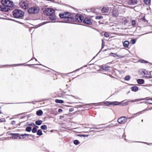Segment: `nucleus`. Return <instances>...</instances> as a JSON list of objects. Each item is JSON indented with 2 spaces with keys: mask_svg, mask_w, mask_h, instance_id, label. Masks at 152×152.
<instances>
[{
  "mask_svg": "<svg viewBox=\"0 0 152 152\" xmlns=\"http://www.w3.org/2000/svg\"><path fill=\"white\" fill-rule=\"evenodd\" d=\"M59 16L61 18H65L68 23L72 22L73 14L68 12H64L63 13L59 14Z\"/></svg>",
  "mask_w": 152,
  "mask_h": 152,
  "instance_id": "1",
  "label": "nucleus"
},
{
  "mask_svg": "<svg viewBox=\"0 0 152 152\" xmlns=\"http://www.w3.org/2000/svg\"><path fill=\"white\" fill-rule=\"evenodd\" d=\"M1 3L6 8H8V11L12 9L14 5L13 2L10 0H2Z\"/></svg>",
  "mask_w": 152,
  "mask_h": 152,
  "instance_id": "2",
  "label": "nucleus"
},
{
  "mask_svg": "<svg viewBox=\"0 0 152 152\" xmlns=\"http://www.w3.org/2000/svg\"><path fill=\"white\" fill-rule=\"evenodd\" d=\"M13 15L15 18H20L24 16V12L20 10L15 9L13 12Z\"/></svg>",
  "mask_w": 152,
  "mask_h": 152,
  "instance_id": "3",
  "label": "nucleus"
},
{
  "mask_svg": "<svg viewBox=\"0 0 152 152\" xmlns=\"http://www.w3.org/2000/svg\"><path fill=\"white\" fill-rule=\"evenodd\" d=\"M84 17L83 16L80 14H77L75 17L73 16L72 22H76L79 23H83Z\"/></svg>",
  "mask_w": 152,
  "mask_h": 152,
  "instance_id": "4",
  "label": "nucleus"
},
{
  "mask_svg": "<svg viewBox=\"0 0 152 152\" xmlns=\"http://www.w3.org/2000/svg\"><path fill=\"white\" fill-rule=\"evenodd\" d=\"M40 10L39 8L37 7H33L28 9V12L30 14L37 13Z\"/></svg>",
  "mask_w": 152,
  "mask_h": 152,
  "instance_id": "5",
  "label": "nucleus"
},
{
  "mask_svg": "<svg viewBox=\"0 0 152 152\" xmlns=\"http://www.w3.org/2000/svg\"><path fill=\"white\" fill-rule=\"evenodd\" d=\"M143 100H146L147 101V103L149 104H152V98L149 99H147L146 98H141V99H137L134 100H132L130 102H139L140 101Z\"/></svg>",
  "mask_w": 152,
  "mask_h": 152,
  "instance_id": "6",
  "label": "nucleus"
},
{
  "mask_svg": "<svg viewBox=\"0 0 152 152\" xmlns=\"http://www.w3.org/2000/svg\"><path fill=\"white\" fill-rule=\"evenodd\" d=\"M140 22L142 26L145 27L149 25L148 21L146 20L145 16L140 19Z\"/></svg>",
  "mask_w": 152,
  "mask_h": 152,
  "instance_id": "7",
  "label": "nucleus"
},
{
  "mask_svg": "<svg viewBox=\"0 0 152 152\" xmlns=\"http://www.w3.org/2000/svg\"><path fill=\"white\" fill-rule=\"evenodd\" d=\"M83 23L85 24L90 25H91L92 24V20L90 18L88 17L84 18Z\"/></svg>",
  "mask_w": 152,
  "mask_h": 152,
  "instance_id": "8",
  "label": "nucleus"
},
{
  "mask_svg": "<svg viewBox=\"0 0 152 152\" xmlns=\"http://www.w3.org/2000/svg\"><path fill=\"white\" fill-rule=\"evenodd\" d=\"M20 7L23 9H26L28 8V3L24 1H21L20 3Z\"/></svg>",
  "mask_w": 152,
  "mask_h": 152,
  "instance_id": "9",
  "label": "nucleus"
},
{
  "mask_svg": "<svg viewBox=\"0 0 152 152\" xmlns=\"http://www.w3.org/2000/svg\"><path fill=\"white\" fill-rule=\"evenodd\" d=\"M45 13L48 15L55 14V11L51 8H48L45 10Z\"/></svg>",
  "mask_w": 152,
  "mask_h": 152,
  "instance_id": "10",
  "label": "nucleus"
},
{
  "mask_svg": "<svg viewBox=\"0 0 152 152\" xmlns=\"http://www.w3.org/2000/svg\"><path fill=\"white\" fill-rule=\"evenodd\" d=\"M127 119L125 117H122L118 120V122L120 124H124L127 121Z\"/></svg>",
  "mask_w": 152,
  "mask_h": 152,
  "instance_id": "11",
  "label": "nucleus"
},
{
  "mask_svg": "<svg viewBox=\"0 0 152 152\" xmlns=\"http://www.w3.org/2000/svg\"><path fill=\"white\" fill-rule=\"evenodd\" d=\"M119 12L117 9H114L112 12L111 15L113 17H117L118 16Z\"/></svg>",
  "mask_w": 152,
  "mask_h": 152,
  "instance_id": "12",
  "label": "nucleus"
},
{
  "mask_svg": "<svg viewBox=\"0 0 152 152\" xmlns=\"http://www.w3.org/2000/svg\"><path fill=\"white\" fill-rule=\"evenodd\" d=\"M104 104L106 105H118L120 104V102L117 101L115 102H105Z\"/></svg>",
  "mask_w": 152,
  "mask_h": 152,
  "instance_id": "13",
  "label": "nucleus"
},
{
  "mask_svg": "<svg viewBox=\"0 0 152 152\" xmlns=\"http://www.w3.org/2000/svg\"><path fill=\"white\" fill-rule=\"evenodd\" d=\"M140 74L143 76H145L146 75H150L151 74L150 72H148L147 71H146L145 69H142L139 71Z\"/></svg>",
  "mask_w": 152,
  "mask_h": 152,
  "instance_id": "14",
  "label": "nucleus"
},
{
  "mask_svg": "<svg viewBox=\"0 0 152 152\" xmlns=\"http://www.w3.org/2000/svg\"><path fill=\"white\" fill-rule=\"evenodd\" d=\"M109 8L108 7H103L102 10V12L104 15H106L108 13Z\"/></svg>",
  "mask_w": 152,
  "mask_h": 152,
  "instance_id": "15",
  "label": "nucleus"
},
{
  "mask_svg": "<svg viewBox=\"0 0 152 152\" xmlns=\"http://www.w3.org/2000/svg\"><path fill=\"white\" fill-rule=\"evenodd\" d=\"M0 10L4 12H7L8 11V8H7L3 5H0Z\"/></svg>",
  "mask_w": 152,
  "mask_h": 152,
  "instance_id": "16",
  "label": "nucleus"
},
{
  "mask_svg": "<svg viewBox=\"0 0 152 152\" xmlns=\"http://www.w3.org/2000/svg\"><path fill=\"white\" fill-rule=\"evenodd\" d=\"M128 3L129 5H134L137 3V0H129Z\"/></svg>",
  "mask_w": 152,
  "mask_h": 152,
  "instance_id": "17",
  "label": "nucleus"
},
{
  "mask_svg": "<svg viewBox=\"0 0 152 152\" xmlns=\"http://www.w3.org/2000/svg\"><path fill=\"white\" fill-rule=\"evenodd\" d=\"M50 16L49 18L51 20H53L56 19V17L55 14H53V15H48Z\"/></svg>",
  "mask_w": 152,
  "mask_h": 152,
  "instance_id": "18",
  "label": "nucleus"
},
{
  "mask_svg": "<svg viewBox=\"0 0 152 152\" xmlns=\"http://www.w3.org/2000/svg\"><path fill=\"white\" fill-rule=\"evenodd\" d=\"M124 46L126 48H128L129 45V41H125L123 43V44Z\"/></svg>",
  "mask_w": 152,
  "mask_h": 152,
  "instance_id": "19",
  "label": "nucleus"
},
{
  "mask_svg": "<svg viewBox=\"0 0 152 152\" xmlns=\"http://www.w3.org/2000/svg\"><path fill=\"white\" fill-rule=\"evenodd\" d=\"M131 90L133 91L136 92L138 91V88L137 86H134L131 87Z\"/></svg>",
  "mask_w": 152,
  "mask_h": 152,
  "instance_id": "20",
  "label": "nucleus"
},
{
  "mask_svg": "<svg viewBox=\"0 0 152 152\" xmlns=\"http://www.w3.org/2000/svg\"><path fill=\"white\" fill-rule=\"evenodd\" d=\"M43 112L42 110H40L36 112V114L37 115L40 116L43 114Z\"/></svg>",
  "mask_w": 152,
  "mask_h": 152,
  "instance_id": "21",
  "label": "nucleus"
},
{
  "mask_svg": "<svg viewBox=\"0 0 152 152\" xmlns=\"http://www.w3.org/2000/svg\"><path fill=\"white\" fill-rule=\"evenodd\" d=\"M144 82V81L143 79H139L137 80V83L139 84H143Z\"/></svg>",
  "mask_w": 152,
  "mask_h": 152,
  "instance_id": "22",
  "label": "nucleus"
},
{
  "mask_svg": "<svg viewBox=\"0 0 152 152\" xmlns=\"http://www.w3.org/2000/svg\"><path fill=\"white\" fill-rule=\"evenodd\" d=\"M55 102L56 103H63L64 102V101L63 100L58 99H56Z\"/></svg>",
  "mask_w": 152,
  "mask_h": 152,
  "instance_id": "23",
  "label": "nucleus"
},
{
  "mask_svg": "<svg viewBox=\"0 0 152 152\" xmlns=\"http://www.w3.org/2000/svg\"><path fill=\"white\" fill-rule=\"evenodd\" d=\"M11 135H14V138L16 139H17V138H18V137H19V135H20V134L12 133Z\"/></svg>",
  "mask_w": 152,
  "mask_h": 152,
  "instance_id": "24",
  "label": "nucleus"
},
{
  "mask_svg": "<svg viewBox=\"0 0 152 152\" xmlns=\"http://www.w3.org/2000/svg\"><path fill=\"white\" fill-rule=\"evenodd\" d=\"M42 131L41 129H39L37 132V134L39 136H41L42 135Z\"/></svg>",
  "mask_w": 152,
  "mask_h": 152,
  "instance_id": "25",
  "label": "nucleus"
},
{
  "mask_svg": "<svg viewBox=\"0 0 152 152\" xmlns=\"http://www.w3.org/2000/svg\"><path fill=\"white\" fill-rule=\"evenodd\" d=\"M42 123V121L41 120H37L36 121L35 124H36L38 125H41Z\"/></svg>",
  "mask_w": 152,
  "mask_h": 152,
  "instance_id": "26",
  "label": "nucleus"
},
{
  "mask_svg": "<svg viewBox=\"0 0 152 152\" xmlns=\"http://www.w3.org/2000/svg\"><path fill=\"white\" fill-rule=\"evenodd\" d=\"M139 61L140 62L142 63L147 64L148 63V61L142 59H140Z\"/></svg>",
  "mask_w": 152,
  "mask_h": 152,
  "instance_id": "27",
  "label": "nucleus"
},
{
  "mask_svg": "<svg viewBox=\"0 0 152 152\" xmlns=\"http://www.w3.org/2000/svg\"><path fill=\"white\" fill-rule=\"evenodd\" d=\"M132 25L133 27H135L136 26V23L135 20H132L131 21Z\"/></svg>",
  "mask_w": 152,
  "mask_h": 152,
  "instance_id": "28",
  "label": "nucleus"
},
{
  "mask_svg": "<svg viewBox=\"0 0 152 152\" xmlns=\"http://www.w3.org/2000/svg\"><path fill=\"white\" fill-rule=\"evenodd\" d=\"M32 130V128L31 127L29 126H28L26 127V131L28 132H30Z\"/></svg>",
  "mask_w": 152,
  "mask_h": 152,
  "instance_id": "29",
  "label": "nucleus"
},
{
  "mask_svg": "<svg viewBox=\"0 0 152 152\" xmlns=\"http://www.w3.org/2000/svg\"><path fill=\"white\" fill-rule=\"evenodd\" d=\"M41 128L43 130H46L47 129V126L45 125H43L41 126Z\"/></svg>",
  "mask_w": 152,
  "mask_h": 152,
  "instance_id": "30",
  "label": "nucleus"
},
{
  "mask_svg": "<svg viewBox=\"0 0 152 152\" xmlns=\"http://www.w3.org/2000/svg\"><path fill=\"white\" fill-rule=\"evenodd\" d=\"M145 3L147 4H149L151 2V0H143Z\"/></svg>",
  "mask_w": 152,
  "mask_h": 152,
  "instance_id": "31",
  "label": "nucleus"
},
{
  "mask_svg": "<svg viewBox=\"0 0 152 152\" xmlns=\"http://www.w3.org/2000/svg\"><path fill=\"white\" fill-rule=\"evenodd\" d=\"M29 135H31H31H30V134H21V136L22 137V139L25 138L26 137V136H29Z\"/></svg>",
  "mask_w": 152,
  "mask_h": 152,
  "instance_id": "32",
  "label": "nucleus"
},
{
  "mask_svg": "<svg viewBox=\"0 0 152 152\" xmlns=\"http://www.w3.org/2000/svg\"><path fill=\"white\" fill-rule=\"evenodd\" d=\"M110 68V67L109 66H102V69L104 70H107L109 69V68Z\"/></svg>",
  "mask_w": 152,
  "mask_h": 152,
  "instance_id": "33",
  "label": "nucleus"
},
{
  "mask_svg": "<svg viewBox=\"0 0 152 152\" xmlns=\"http://www.w3.org/2000/svg\"><path fill=\"white\" fill-rule=\"evenodd\" d=\"M73 142L76 145H77L80 143V142L77 140H74V141Z\"/></svg>",
  "mask_w": 152,
  "mask_h": 152,
  "instance_id": "34",
  "label": "nucleus"
},
{
  "mask_svg": "<svg viewBox=\"0 0 152 152\" xmlns=\"http://www.w3.org/2000/svg\"><path fill=\"white\" fill-rule=\"evenodd\" d=\"M149 110V109H145L144 110H143V111H140V112H138V113H137V114H138V115H140V114H142V112L144 111H147V110Z\"/></svg>",
  "mask_w": 152,
  "mask_h": 152,
  "instance_id": "35",
  "label": "nucleus"
},
{
  "mask_svg": "<svg viewBox=\"0 0 152 152\" xmlns=\"http://www.w3.org/2000/svg\"><path fill=\"white\" fill-rule=\"evenodd\" d=\"M130 77L129 76V75L126 76L125 77V80H126L128 81V80H129L130 79Z\"/></svg>",
  "mask_w": 152,
  "mask_h": 152,
  "instance_id": "36",
  "label": "nucleus"
},
{
  "mask_svg": "<svg viewBox=\"0 0 152 152\" xmlns=\"http://www.w3.org/2000/svg\"><path fill=\"white\" fill-rule=\"evenodd\" d=\"M112 54H114V57H115V56H117L118 57H124V56H121V55H118L116 53H112Z\"/></svg>",
  "mask_w": 152,
  "mask_h": 152,
  "instance_id": "37",
  "label": "nucleus"
},
{
  "mask_svg": "<svg viewBox=\"0 0 152 152\" xmlns=\"http://www.w3.org/2000/svg\"><path fill=\"white\" fill-rule=\"evenodd\" d=\"M104 35L105 37H108L110 35L108 33L106 32L104 33Z\"/></svg>",
  "mask_w": 152,
  "mask_h": 152,
  "instance_id": "38",
  "label": "nucleus"
},
{
  "mask_svg": "<svg viewBox=\"0 0 152 152\" xmlns=\"http://www.w3.org/2000/svg\"><path fill=\"white\" fill-rule=\"evenodd\" d=\"M103 17L101 16H96V19H100L101 18H102Z\"/></svg>",
  "mask_w": 152,
  "mask_h": 152,
  "instance_id": "39",
  "label": "nucleus"
},
{
  "mask_svg": "<svg viewBox=\"0 0 152 152\" xmlns=\"http://www.w3.org/2000/svg\"><path fill=\"white\" fill-rule=\"evenodd\" d=\"M32 132L33 133H35L37 131V130L36 129V128H35L34 127V128L32 130Z\"/></svg>",
  "mask_w": 152,
  "mask_h": 152,
  "instance_id": "40",
  "label": "nucleus"
},
{
  "mask_svg": "<svg viewBox=\"0 0 152 152\" xmlns=\"http://www.w3.org/2000/svg\"><path fill=\"white\" fill-rule=\"evenodd\" d=\"M131 42L132 44H134L136 42V40L134 39H132L131 40Z\"/></svg>",
  "mask_w": 152,
  "mask_h": 152,
  "instance_id": "41",
  "label": "nucleus"
},
{
  "mask_svg": "<svg viewBox=\"0 0 152 152\" xmlns=\"http://www.w3.org/2000/svg\"><path fill=\"white\" fill-rule=\"evenodd\" d=\"M5 121L6 120L4 118H0V123L5 122Z\"/></svg>",
  "mask_w": 152,
  "mask_h": 152,
  "instance_id": "42",
  "label": "nucleus"
},
{
  "mask_svg": "<svg viewBox=\"0 0 152 152\" xmlns=\"http://www.w3.org/2000/svg\"><path fill=\"white\" fill-rule=\"evenodd\" d=\"M124 24H126V23H128V20H126V19H125L124 20Z\"/></svg>",
  "mask_w": 152,
  "mask_h": 152,
  "instance_id": "43",
  "label": "nucleus"
},
{
  "mask_svg": "<svg viewBox=\"0 0 152 152\" xmlns=\"http://www.w3.org/2000/svg\"><path fill=\"white\" fill-rule=\"evenodd\" d=\"M74 109L73 108H71L69 109V111L70 112H72L74 111Z\"/></svg>",
  "mask_w": 152,
  "mask_h": 152,
  "instance_id": "44",
  "label": "nucleus"
},
{
  "mask_svg": "<svg viewBox=\"0 0 152 152\" xmlns=\"http://www.w3.org/2000/svg\"><path fill=\"white\" fill-rule=\"evenodd\" d=\"M19 137H18V138L19 139H22V137L21 136V134H20V135H19Z\"/></svg>",
  "mask_w": 152,
  "mask_h": 152,
  "instance_id": "45",
  "label": "nucleus"
},
{
  "mask_svg": "<svg viewBox=\"0 0 152 152\" xmlns=\"http://www.w3.org/2000/svg\"><path fill=\"white\" fill-rule=\"evenodd\" d=\"M62 111H63L61 109H59L58 110V112L59 113H61L62 112Z\"/></svg>",
  "mask_w": 152,
  "mask_h": 152,
  "instance_id": "46",
  "label": "nucleus"
},
{
  "mask_svg": "<svg viewBox=\"0 0 152 152\" xmlns=\"http://www.w3.org/2000/svg\"><path fill=\"white\" fill-rule=\"evenodd\" d=\"M12 65H6L3 66H11Z\"/></svg>",
  "mask_w": 152,
  "mask_h": 152,
  "instance_id": "47",
  "label": "nucleus"
},
{
  "mask_svg": "<svg viewBox=\"0 0 152 152\" xmlns=\"http://www.w3.org/2000/svg\"><path fill=\"white\" fill-rule=\"evenodd\" d=\"M78 136H86V135H82V134H79V135H78ZM87 136H88V135H87Z\"/></svg>",
  "mask_w": 152,
  "mask_h": 152,
  "instance_id": "48",
  "label": "nucleus"
},
{
  "mask_svg": "<svg viewBox=\"0 0 152 152\" xmlns=\"http://www.w3.org/2000/svg\"><path fill=\"white\" fill-rule=\"evenodd\" d=\"M34 127L35 128H36V129L37 130V128H38V127H39L37 126H35Z\"/></svg>",
  "mask_w": 152,
  "mask_h": 152,
  "instance_id": "49",
  "label": "nucleus"
},
{
  "mask_svg": "<svg viewBox=\"0 0 152 152\" xmlns=\"http://www.w3.org/2000/svg\"><path fill=\"white\" fill-rule=\"evenodd\" d=\"M33 125L34 126H35V124L33 123H32L29 124L30 125Z\"/></svg>",
  "mask_w": 152,
  "mask_h": 152,
  "instance_id": "50",
  "label": "nucleus"
},
{
  "mask_svg": "<svg viewBox=\"0 0 152 152\" xmlns=\"http://www.w3.org/2000/svg\"><path fill=\"white\" fill-rule=\"evenodd\" d=\"M124 104H125V105H126L128 104V103L127 102L125 103Z\"/></svg>",
  "mask_w": 152,
  "mask_h": 152,
  "instance_id": "51",
  "label": "nucleus"
},
{
  "mask_svg": "<svg viewBox=\"0 0 152 152\" xmlns=\"http://www.w3.org/2000/svg\"><path fill=\"white\" fill-rule=\"evenodd\" d=\"M51 132H53V131H52V130H51Z\"/></svg>",
  "mask_w": 152,
  "mask_h": 152,
  "instance_id": "52",
  "label": "nucleus"
}]
</instances>
